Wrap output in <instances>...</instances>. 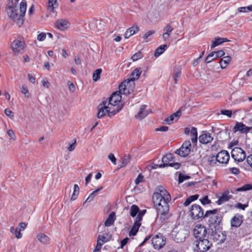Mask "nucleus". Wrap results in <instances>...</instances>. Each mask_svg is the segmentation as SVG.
<instances>
[{
  "instance_id": "f257e3e1",
  "label": "nucleus",
  "mask_w": 252,
  "mask_h": 252,
  "mask_svg": "<svg viewBox=\"0 0 252 252\" xmlns=\"http://www.w3.org/2000/svg\"><path fill=\"white\" fill-rule=\"evenodd\" d=\"M158 191L154 192L152 199L157 211V217L161 222H164L171 216L168 202L171 197L168 191L162 186L158 187Z\"/></svg>"
},
{
  "instance_id": "f03ea898",
  "label": "nucleus",
  "mask_w": 252,
  "mask_h": 252,
  "mask_svg": "<svg viewBox=\"0 0 252 252\" xmlns=\"http://www.w3.org/2000/svg\"><path fill=\"white\" fill-rule=\"evenodd\" d=\"M6 9L7 14L10 18L16 22L20 26L23 24L24 17L27 9L26 1L23 0L20 3L19 12L16 8V6L13 5L12 2L8 4Z\"/></svg>"
},
{
  "instance_id": "7ed1b4c3",
  "label": "nucleus",
  "mask_w": 252,
  "mask_h": 252,
  "mask_svg": "<svg viewBox=\"0 0 252 252\" xmlns=\"http://www.w3.org/2000/svg\"><path fill=\"white\" fill-rule=\"evenodd\" d=\"M121 109V107L118 106L116 108H112L107 104V100H103L98 106L97 117L98 118H101L107 114L109 117H111L118 113Z\"/></svg>"
},
{
  "instance_id": "20e7f679",
  "label": "nucleus",
  "mask_w": 252,
  "mask_h": 252,
  "mask_svg": "<svg viewBox=\"0 0 252 252\" xmlns=\"http://www.w3.org/2000/svg\"><path fill=\"white\" fill-rule=\"evenodd\" d=\"M209 218L208 222L211 230L218 226L222 219L221 215L219 213V210L217 209L207 211L205 213V218Z\"/></svg>"
},
{
  "instance_id": "39448f33",
  "label": "nucleus",
  "mask_w": 252,
  "mask_h": 252,
  "mask_svg": "<svg viewBox=\"0 0 252 252\" xmlns=\"http://www.w3.org/2000/svg\"><path fill=\"white\" fill-rule=\"evenodd\" d=\"M190 216L192 219L198 220L205 218V214L202 207L199 205L194 204L189 208Z\"/></svg>"
},
{
  "instance_id": "423d86ee",
  "label": "nucleus",
  "mask_w": 252,
  "mask_h": 252,
  "mask_svg": "<svg viewBox=\"0 0 252 252\" xmlns=\"http://www.w3.org/2000/svg\"><path fill=\"white\" fill-rule=\"evenodd\" d=\"M134 88V82L128 79L122 82L119 87L120 93L126 95L133 92Z\"/></svg>"
},
{
  "instance_id": "0eeeda50",
  "label": "nucleus",
  "mask_w": 252,
  "mask_h": 252,
  "mask_svg": "<svg viewBox=\"0 0 252 252\" xmlns=\"http://www.w3.org/2000/svg\"><path fill=\"white\" fill-rule=\"evenodd\" d=\"M162 161L163 163V164L160 165V167H164L166 165H169L174 167L176 169H178L181 166V163L173 161V156L170 153L164 156L162 158Z\"/></svg>"
},
{
  "instance_id": "6e6552de",
  "label": "nucleus",
  "mask_w": 252,
  "mask_h": 252,
  "mask_svg": "<svg viewBox=\"0 0 252 252\" xmlns=\"http://www.w3.org/2000/svg\"><path fill=\"white\" fill-rule=\"evenodd\" d=\"M207 233L206 228L201 224L196 225L193 230V236L197 240L206 238Z\"/></svg>"
},
{
  "instance_id": "1a4fd4ad",
  "label": "nucleus",
  "mask_w": 252,
  "mask_h": 252,
  "mask_svg": "<svg viewBox=\"0 0 252 252\" xmlns=\"http://www.w3.org/2000/svg\"><path fill=\"white\" fill-rule=\"evenodd\" d=\"M195 246L197 252H206L210 249L212 244L208 240L207 237L199 240H196Z\"/></svg>"
},
{
  "instance_id": "9d476101",
  "label": "nucleus",
  "mask_w": 252,
  "mask_h": 252,
  "mask_svg": "<svg viewBox=\"0 0 252 252\" xmlns=\"http://www.w3.org/2000/svg\"><path fill=\"white\" fill-rule=\"evenodd\" d=\"M120 91H117L113 93L109 98V100H107V104L111 106L112 108H116L119 106V104L122 99V96L121 95ZM122 108V106H121Z\"/></svg>"
},
{
  "instance_id": "9b49d317",
  "label": "nucleus",
  "mask_w": 252,
  "mask_h": 252,
  "mask_svg": "<svg viewBox=\"0 0 252 252\" xmlns=\"http://www.w3.org/2000/svg\"><path fill=\"white\" fill-rule=\"evenodd\" d=\"M231 156L235 161H243L246 157L245 152L239 147L234 148L231 152Z\"/></svg>"
},
{
  "instance_id": "f8f14e48",
  "label": "nucleus",
  "mask_w": 252,
  "mask_h": 252,
  "mask_svg": "<svg viewBox=\"0 0 252 252\" xmlns=\"http://www.w3.org/2000/svg\"><path fill=\"white\" fill-rule=\"evenodd\" d=\"M166 239L161 234L154 236L152 240V244L155 249L159 250L165 244Z\"/></svg>"
},
{
  "instance_id": "ddd939ff",
  "label": "nucleus",
  "mask_w": 252,
  "mask_h": 252,
  "mask_svg": "<svg viewBox=\"0 0 252 252\" xmlns=\"http://www.w3.org/2000/svg\"><path fill=\"white\" fill-rule=\"evenodd\" d=\"M211 235L213 239L218 244L223 243L226 239V236L223 232L216 228H213V230H211Z\"/></svg>"
},
{
  "instance_id": "4468645a",
  "label": "nucleus",
  "mask_w": 252,
  "mask_h": 252,
  "mask_svg": "<svg viewBox=\"0 0 252 252\" xmlns=\"http://www.w3.org/2000/svg\"><path fill=\"white\" fill-rule=\"evenodd\" d=\"M191 144L190 141H186L182 147L176 150L175 153L183 157H186L189 155L190 151Z\"/></svg>"
},
{
  "instance_id": "2eb2a0df",
  "label": "nucleus",
  "mask_w": 252,
  "mask_h": 252,
  "mask_svg": "<svg viewBox=\"0 0 252 252\" xmlns=\"http://www.w3.org/2000/svg\"><path fill=\"white\" fill-rule=\"evenodd\" d=\"M11 49L15 54H18L23 51L25 46L24 41L15 40L11 44Z\"/></svg>"
},
{
  "instance_id": "dca6fc26",
  "label": "nucleus",
  "mask_w": 252,
  "mask_h": 252,
  "mask_svg": "<svg viewBox=\"0 0 252 252\" xmlns=\"http://www.w3.org/2000/svg\"><path fill=\"white\" fill-rule=\"evenodd\" d=\"M217 161L220 163L226 164L230 158L228 152L225 150H222L216 155Z\"/></svg>"
},
{
  "instance_id": "f3484780",
  "label": "nucleus",
  "mask_w": 252,
  "mask_h": 252,
  "mask_svg": "<svg viewBox=\"0 0 252 252\" xmlns=\"http://www.w3.org/2000/svg\"><path fill=\"white\" fill-rule=\"evenodd\" d=\"M147 106L142 105L139 109V111L137 115L135 116V118L139 120H142L145 118L149 114L152 112L150 110H147Z\"/></svg>"
},
{
  "instance_id": "a211bd4d",
  "label": "nucleus",
  "mask_w": 252,
  "mask_h": 252,
  "mask_svg": "<svg viewBox=\"0 0 252 252\" xmlns=\"http://www.w3.org/2000/svg\"><path fill=\"white\" fill-rule=\"evenodd\" d=\"M56 28L60 31H64L67 29L70 26V23L67 20L59 19L55 22Z\"/></svg>"
},
{
  "instance_id": "6ab92c4d",
  "label": "nucleus",
  "mask_w": 252,
  "mask_h": 252,
  "mask_svg": "<svg viewBox=\"0 0 252 252\" xmlns=\"http://www.w3.org/2000/svg\"><path fill=\"white\" fill-rule=\"evenodd\" d=\"M199 141L203 144H207L213 140V137L210 133L206 132H203L199 136Z\"/></svg>"
},
{
  "instance_id": "aec40b11",
  "label": "nucleus",
  "mask_w": 252,
  "mask_h": 252,
  "mask_svg": "<svg viewBox=\"0 0 252 252\" xmlns=\"http://www.w3.org/2000/svg\"><path fill=\"white\" fill-rule=\"evenodd\" d=\"M243 222V216L240 214H236L231 220L232 227H238Z\"/></svg>"
},
{
  "instance_id": "412c9836",
  "label": "nucleus",
  "mask_w": 252,
  "mask_h": 252,
  "mask_svg": "<svg viewBox=\"0 0 252 252\" xmlns=\"http://www.w3.org/2000/svg\"><path fill=\"white\" fill-rule=\"evenodd\" d=\"M141 225V221L135 219L133 225L128 233L129 236L136 235Z\"/></svg>"
},
{
  "instance_id": "4be33fe9",
  "label": "nucleus",
  "mask_w": 252,
  "mask_h": 252,
  "mask_svg": "<svg viewBox=\"0 0 252 252\" xmlns=\"http://www.w3.org/2000/svg\"><path fill=\"white\" fill-rule=\"evenodd\" d=\"M234 129L235 131H239L242 133H247L250 131L251 128L246 126L245 125L242 123L237 122Z\"/></svg>"
},
{
  "instance_id": "5701e85b",
  "label": "nucleus",
  "mask_w": 252,
  "mask_h": 252,
  "mask_svg": "<svg viewBox=\"0 0 252 252\" xmlns=\"http://www.w3.org/2000/svg\"><path fill=\"white\" fill-rule=\"evenodd\" d=\"M229 41V40L226 38L217 37L215 38L214 40L212 41L211 49H212L215 47L220 45L224 42H228Z\"/></svg>"
},
{
  "instance_id": "b1692460",
  "label": "nucleus",
  "mask_w": 252,
  "mask_h": 252,
  "mask_svg": "<svg viewBox=\"0 0 252 252\" xmlns=\"http://www.w3.org/2000/svg\"><path fill=\"white\" fill-rule=\"evenodd\" d=\"M229 191H225L221 195V196L219 197L218 200L217 201V203L218 205H220L225 202L228 201L232 196L231 195H229Z\"/></svg>"
},
{
  "instance_id": "393cba45",
  "label": "nucleus",
  "mask_w": 252,
  "mask_h": 252,
  "mask_svg": "<svg viewBox=\"0 0 252 252\" xmlns=\"http://www.w3.org/2000/svg\"><path fill=\"white\" fill-rule=\"evenodd\" d=\"M116 219V218L115 213L114 212H111L109 215L108 217L107 218L104 222L105 226L108 227L114 224Z\"/></svg>"
},
{
  "instance_id": "a878e982",
  "label": "nucleus",
  "mask_w": 252,
  "mask_h": 252,
  "mask_svg": "<svg viewBox=\"0 0 252 252\" xmlns=\"http://www.w3.org/2000/svg\"><path fill=\"white\" fill-rule=\"evenodd\" d=\"M139 30V27L137 25L128 28L125 33V37L126 38H129L130 36L136 33V32H137Z\"/></svg>"
},
{
  "instance_id": "bb28decb",
  "label": "nucleus",
  "mask_w": 252,
  "mask_h": 252,
  "mask_svg": "<svg viewBox=\"0 0 252 252\" xmlns=\"http://www.w3.org/2000/svg\"><path fill=\"white\" fill-rule=\"evenodd\" d=\"M142 71L141 68H136L131 72L130 78L128 79H130V80H133V81L134 82L135 80L138 79Z\"/></svg>"
},
{
  "instance_id": "cd10ccee",
  "label": "nucleus",
  "mask_w": 252,
  "mask_h": 252,
  "mask_svg": "<svg viewBox=\"0 0 252 252\" xmlns=\"http://www.w3.org/2000/svg\"><path fill=\"white\" fill-rule=\"evenodd\" d=\"M57 0H48L47 10L48 11L54 12V9L58 7Z\"/></svg>"
},
{
  "instance_id": "c85d7f7f",
  "label": "nucleus",
  "mask_w": 252,
  "mask_h": 252,
  "mask_svg": "<svg viewBox=\"0 0 252 252\" xmlns=\"http://www.w3.org/2000/svg\"><path fill=\"white\" fill-rule=\"evenodd\" d=\"M231 57L229 56L223 57L220 60L219 63L221 68H225L231 61Z\"/></svg>"
},
{
  "instance_id": "c756f323",
  "label": "nucleus",
  "mask_w": 252,
  "mask_h": 252,
  "mask_svg": "<svg viewBox=\"0 0 252 252\" xmlns=\"http://www.w3.org/2000/svg\"><path fill=\"white\" fill-rule=\"evenodd\" d=\"M181 69L180 66H175L174 68L173 78L175 84L177 83L178 78L181 76Z\"/></svg>"
},
{
  "instance_id": "7c9ffc66",
  "label": "nucleus",
  "mask_w": 252,
  "mask_h": 252,
  "mask_svg": "<svg viewBox=\"0 0 252 252\" xmlns=\"http://www.w3.org/2000/svg\"><path fill=\"white\" fill-rule=\"evenodd\" d=\"M130 161V156L126 155L124 156L120 161L119 167L122 168L126 166Z\"/></svg>"
},
{
  "instance_id": "2f4dec72",
  "label": "nucleus",
  "mask_w": 252,
  "mask_h": 252,
  "mask_svg": "<svg viewBox=\"0 0 252 252\" xmlns=\"http://www.w3.org/2000/svg\"><path fill=\"white\" fill-rule=\"evenodd\" d=\"M139 211V207L136 205H132L130 208V210H129L130 215L132 217H134L136 215L137 216Z\"/></svg>"
},
{
  "instance_id": "473e14b6",
  "label": "nucleus",
  "mask_w": 252,
  "mask_h": 252,
  "mask_svg": "<svg viewBox=\"0 0 252 252\" xmlns=\"http://www.w3.org/2000/svg\"><path fill=\"white\" fill-rule=\"evenodd\" d=\"M167 48V45H162L158 47L155 51L154 55L155 57H158L162 54Z\"/></svg>"
},
{
  "instance_id": "72a5a7b5",
  "label": "nucleus",
  "mask_w": 252,
  "mask_h": 252,
  "mask_svg": "<svg viewBox=\"0 0 252 252\" xmlns=\"http://www.w3.org/2000/svg\"><path fill=\"white\" fill-rule=\"evenodd\" d=\"M190 134L191 136V141L193 143L197 142V131L196 128L192 127L190 130Z\"/></svg>"
},
{
  "instance_id": "f704fd0d",
  "label": "nucleus",
  "mask_w": 252,
  "mask_h": 252,
  "mask_svg": "<svg viewBox=\"0 0 252 252\" xmlns=\"http://www.w3.org/2000/svg\"><path fill=\"white\" fill-rule=\"evenodd\" d=\"M37 239L42 243L46 244L49 241V238L44 234H39L37 236Z\"/></svg>"
},
{
  "instance_id": "c9c22d12",
  "label": "nucleus",
  "mask_w": 252,
  "mask_h": 252,
  "mask_svg": "<svg viewBox=\"0 0 252 252\" xmlns=\"http://www.w3.org/2000/svg\"><path fill=\"white\" fill-rule=\"evenodd\" d=\"M102 72L101 68L96 69L93 73V80L95 82L98 81L100 78V74Z\"/></svg>"
},
{
  "instance_id": "e433bc0d",
  "label": "nucleus",
  "mask_w": 252,
  "mask_h": 252,
  "mask_svg": "<svg viewBox=\"0 0 252 252\" xmlns=\"http://www.w3.org/2000/svg\"><path fill=\"white\" fill-rule=\"evenodd\" d=\"M79 193V188L77 184L74 185V190L72 194L71 200H74L77 198L78 195Z\"/></svg>"
},
{
  "instance_id": "4c0bfd02",
  "label": "nucleus",
  "mask_w": 252,
  "mask_h": 252,
  "mask_svg": "<svg viewBox=\"0 0 252 252\" xmlns=\"http://www.w3.org/2000/svg\"><path fill=\"white\" fill-rule=\"evenodd\" d=\"M252 189V184H246L240 188H237L236 190L237 191H243L249 190Z\"/></svg>"
},
{
  "instance_id": "58836bf2",
  "label": "nucleus",
  "mask_w": 252,
  "mask_h": 252,
  "mask_svg": "<svg viewBox=\"0 0 252 252\" xmlns=\"http://www.w3.org/2000/svg\"><path fill=\"white\" fill-rule=\"evenodd\" d=\"M215 59H216V58H215V53L212 52L207 56L205 59V62L206 63H208Z\"/></svg>"
},
{
  "instance_id": "ea45409f",
  "label": "nucleus",
  "mask_w": 252,
  "mask_h": 252,
  "mask_svg": "<svg viewBox=\"0 0 252 252\" xmlns=\"http://www.w3.org/2000/svg\"><path fill=\"white\" fill-rule=\"evenodd\" d=\"M238 11L239 12H247L249 11H252V5L246 6V7H239L238 9Z\"/></svg>"
},
{
  "instance_id": "a19ab883",
  "label": "nucleus",
  "mask_w": 252,
  "mask_h": 252,
  "mask_svg": "<svg viewBox=\"0 0 252 252\" xmlns=\"http://www.w3.org/2000/svg\"><path fill=\"white\" fill-rule=\"evenodd\" d=\"M143 57L142 53L141 51H139L135 53L132 57L131 59L133 61H136L138 60Z\"/></svg>"
},
{
  "instance_id": "79ce46f5",
  "label": "nucleus",
  "mask_w": 252,
  "mask_h": 252,
  "mask_svg": "<svg viewBox=\"0 0 252 252\" xmlns=\"http://www.w3.org/2000/svg\"><path fill=\"white\" fill-rule=\"evenodd\" d=\"M200 201L203 205L209 204L211 203V200L208 198L207 195H205L202 198L200 199Z\"/></svg>"
},
{
  "instance_id": "37998d69",
  "label": "nucleus",
  "mask_w": 252,
  "mask_h": 252,
  "mask_svg": "<svg viewBox=\"0 0 252 252\" xmlns=\"http://www.w3.org/2000/svg\"><path fill=\"white\" fill-rule=\"evenodd\" d=\"M129 239L126 237L120 241V246L118 247V249H123L124 247L128 243Z\"/></svg>"
},
{
  "instance_id": "c03bdc74",
  "label": "nucleus",
  "mask_w": 252,
  "mask_h": 252,
  "mask_svg": "<svg viewBox=\"0 0 252 252\" xmlns=\"http://www.w3.org/2000/svg\"><path fill=\"white\" fill-rule=\"evenodd\" d=\"M189 176L183 175L182 173L179 174L178 177L179 183L183 182L185 180L189 179Z\"/></svg>"
},
{
  "instance_id": "a18cd8bd",
  "label": "nucleus",
  "mask_w": 252,
  "mask_h": 252,
  "mask_svg": "<svg viewBox=\"0 0 252 252\" xmlns=\"http://www.w3.org/2000/svg\"><path fill=\"white\" fill-rule=\"evenodd\" d=\"M21 92L25 95L26 97H29L30 94L29 90L26 85H23L21 88Z\"/></svg>"
},
{
  "instance_id": "49530a36",
  "label": "nucleus",
  "mask_w": 252,
  "mask_h": 252,
  "mask_svg": "<svg viewBox=\"0 0 252 252\" xmlns=\"http://www.w3.org/2000/svg\"><path fill=\"white\" fill-rule=\"evenodd\" d=\"M217 161V156H213L209 157L208 162L210 166H214Z\"/></svg>"
},
{
  "instance_id": "de8ad7c7",
  "label": "nucleus",
  "mask_w": 252,
  "mask_h": 252,
  "mask_svg": "<svg viewBox=\"0 0 252 252\" xmlns=\"http://www.w3.org/2000/svg\"><path fill=\"white\" fill-rule=\"evenodd\" d=\"M109 239L104 235H99L97 238V242L102 243H105L108 241Z\"/></svg>"
},
{
  "instance_id": "09e8293b",
  "label": "nucleus",
  "mask_w": 252,
  "mask_h": 252,
  "mask_svg": "<svg viewBox=\"0 0 252 252\" xmlns=\"http://www.w3.org/2000/svg\"><path fill=\"white\" fill-rule=\"evenodd\" d=\"M96 192H95V190H94L92 193L90 194L89 196L87 198L85 202L84 203V204H85L87 202H91L92 201L94 197L96 195Z\"/></svg>"
},
{
  "instance_id": "8fccbe9b",
  "label": "nucleus",
  "mask_w": 252,
  "mask_h": 252,
  "mask_svg": "<svg viewBox=\"0 0 252 252\" xmlns=\"http://www.w3.org/2000/svg\"><path fill=\"white\" fill-rule=\"evenodd\" d=\"M165 33L170 34V33L173 31V28L169 24L167 25L163 29Z\"/></svg>"
},
{
  "instance_id": "3c124183",
  "label": "nucleus",
  "mask_w": 252,
  "mask_h": 252,
  "mask_svg": "<svg viewBox=\"0 0 252 252\" xmlns=\"http://www.w3.org/2000/svg\"><path fill=\"white\" fill-rule=\"evenodd\" d=\"M145 212H146V210H142V211L139 210L138 214L136 217V219H137L138 220L141 221L142 220L143 216L145 214Z\"/></svg>"
},
{
  "instance_id": "603ef678",
  "label": "nucleus",
  "mask_w": 252,
  "mask_h": 252,
  "mask_svg": "<svg viewBox=\"0 0 252 252\" xmlns=\"http://www.w3.org/2000/svg\"><path fill=\"white\" fill-rule=\"evenodd\" d=\"M4 113L5 114V115L8 116V117H9L11 119H12L14 117V113L10 110L8 109H5L4 110Z\"/></svg>"
},
{
  "instance_id": "864d4df0",
  "label": "nucleus",
  "mask_w": 252,
  "mask_h": 252,
  "mask_svg": "<svg viewBox=\"0 0 252 252\" xmlns=\"http://www.w3.org/2000/svg\"><path fill=\"white\" fill-rule=\"evenodd\" d=\"M220 112L221 114L226 115L229 118H230L232 116V111L230 110H222Z\"/></svg>"
},
{
  "instance_id": "5fc2aeb1",
  "label": "nucleus",
  "mask_w": 252,
  "mask_h": 252,
  "mask_svg": "<svg viewBox=\"0 0 252 252\" xmlns=\"http://www.w3.org/2000/svg\"><path fill=\"white\" fill-rule=\"evenodd\" d=\"M46 34L45 32H41L37 35V39L39 41H43L45 39Z\"/></svg>"
},
{
  "instance_id": "6e6d98bb",
  "label": "nucleus",
  "mask_w": 252,
  "mask_h": 252,
  "mask_svg": "<svg viewBox=\"0 0 252 252\" xmlns=\"http://www.w3.org/2000/svg\"><path fill=\"white\" fill-rule=\"evenodd\" d=\"M215 53V58L217 59L219 57H222L224 55L225 53L223 51L220 50L217 52H214Z\"/></svg>"
},
{
  "instance_id": "4d7b16f0",
  "label": "nucleus",
  "mask_w": 252,
  "mask_h": 252,
  "mask_svg": "<svg viewBox=\"0 0 252 252\" xmlns=\"http://www.w3.org/2000/svg\"><path fill=\"white\" fill-rule=\"evenodd\" d=\"M8 135L13 140H15L16 139V135L14 132V131L11 129H9L7 131Z\"/></svg>"
},
{
  "instance_id": "13d9d810",
  "label": "nucleus",
  "mask_w": 252,
  "mask_h": 252,
  "mask_svg": "<svg viewBox=\"0 0 252 252\" xmlns=\"http://www.w3.org/2000/svg\"><path fill=\"white\" fill-rule=\"evenodd\" d=\"M143 176L140 174L138 175V177L135 180V183L136 185L139 184L140 183H141L143 181Z\"/></svg>"
},
{
  "instance_id": "bf43d9fd",
  "label": "nucleus",
  "mask_w": 252,
  "mask_h": 252,
  "mask_svg": "<svg viewBox=\"0 0 252 252\" xmlns=\"http://www.w3.org/2000/svg\"><path fill=\"white\" fill-rule=\"evenodd\" d=\"M174 120V118L173 116L171 115L170 116L166 118L164 121V123L167 124L168 125H170L172 123L173 121Z\"/></svg>"
},
{
  "instance_id": "052dcab7",
  "label": "nucleus",
  "mask_w": 252,
  "mask_h": 252,
  "mask_svg": "<svg viewBox=\"0 0 252 252\" xmlns=\"http://www.w3.org/2000/svg\"><path fill=\"white\" fill-rule=\"evenodd\" d=\"M27 224L25 222H21L19 223L18 226L17 227V229H19L20 231L24 230L26 227L27 226Z\"/></svg>"
},
{
  "instance_id": "680f3d73",
  "label": "nucleus",
  "mask_w": 252,
  "mask_h": 252,
  "mask_svg": "<svg viewBox=\"0 0 252 252\" xmlns=\"http://www.w3.org/2000/svg\"><path fill=\"white\" fill-rule=\"evenodd\" d=\"M248 206V204H242L240 203L236 204L235 207L238 209L244 210L246 207Z\"/></svg>"
},
{
  "instance_id": "e2e57ef3",
  "label": "nucleus",
  "mask_w": 252,
  "mask_h": 252,
  "mask_svg": "<svg viewBox=\"0 0 252 252\" xmlns=\"http://www.w3.org/2000/svg\"><path fill=\"white\" fill-rule=\"evenodd\" d=\"M168 130V127L167 126H161L156 128V131H166Z\"/></svg>"
},
{
  "instance_id": "0e129e2a",
  "label": "nucleus",
  "mask_w": 252,
  "mask_h": 252,
  "mask_svg": "<svg viewBox=\"0 0 252 252\" xmlns=\"http://www.w3.org/2000/svg\"><path fill=\"white\" fill-rule=\"evenodd\" d=\"M108 158L114 164H116V158L113 154L110 153L108 155Z\"/></svg>"
},
{
  "instance_id": "69168bd1",
  "label": "nucleus",
  "mask_w": 252,
  "mask_h": 252,
  "mask_svg": "<svg viewBox=\"0 0 252 252\" xmlns=\"http://www.w3.org/2000/svg\"><path fill=\"white\" fill-rule=\"evenodd\" d=\"M229 170L231 171V173L235 175H237L240 173L239 169L236 167L230 168Z\"/></svg>"
},
{
  "instance_id": "338daca9",
  "label": "nucleus",
  "mask_w": 252,
  "mask_h": 252,
  "mask_svg": "<svg viewBox=\"0 0 252 252\" xmlns=\"http://www.w3.org/2000/svg\"><path fill=\"white\" fill-rule=\"evenodd\" d=\"M155 33L154 31H149L147 32H146L144 35L143 36V38L144 39H147L149 36L151 35L152 34H154Z\"/></svg>"
},
{
  "instance_id": "774afa93",
  "label": "nucleus",
  "mask_w": 252,
  "mask_h": 252,
  "mask_svg": "<svg viewBox=\"0 0 252 252\" xmlns=\"http://www.w3.org/2000/svg\"><path fill=\"white\" fill-rule=\"evenodd\" d=\"M247 161L248 164L252 167V154L249 156L247 158Z\"/></svg>"
}]
</instances>
